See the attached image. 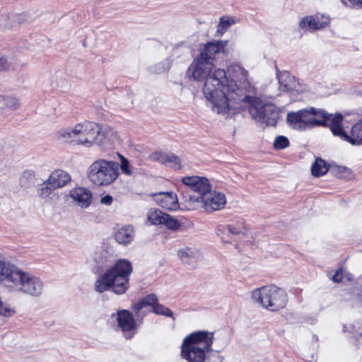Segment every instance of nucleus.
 <instances>
[{"mask_svg": "<svg viewBox=\"0 0 362 362\" xmlns=\"http://www.w3.org/2000/svg\"><path fill=\"white\" fill-rule=\"evenodd\" d=\"M334 115L328 114L322 109L310 107L291 112L287 114L286 120L296 129L305 130L314 127H332L334 124Z\"/></svg>", "mask_w": 362, "mask_h": 362, "instance_id": "obj_5", "label": "nucleus"}, {"mask_svg": "<svg viewBox=\"0 0 362 362\" xmlns=\"http://www.w3.org/2000/svg\"><path fill=\"white\" fill-rule=\"evenodd\" d=\"M113 202V198L111 195L107 194L101 198L100 203L102 204L110 206Z\"/></svg>", "mask_w": 362, "mask_h": 362, "instance_id": "obj_43", "label": "nucleus"}, {"mask_svg": "<svg viewBox=\"0 0 362 362\" xmlns=\"http://www.w3.org/2000/svg\"><path fill=\"white\" fill-rule=\"evenodd\" d=\"M102 253H103L102 250L95 252L93 259L95 262H97V263H103V262L104 257L103 256Z\"/></svg>", "mask_w": 362, "mask_h": 362, "instance_id": "obj_45", "label": "nucleus"}, {"mask_svg": "<svg viewBox=\"0 0 362 362\" xmlns=\"http://www.w3.org/2000/svg\"><path fill=\"white\" fill-rule=\"evenodd\" d=\"M342 269H339L332 277V280L334 282L339 283L342 280Z\"/></svg>", "mask_w": 362, "mask_h": 362, "instance_id": "obj_44", "label": "nucleus"}, {"mask_svg": "<svg viewBox=\"0 0 362 362\" xmlns=\"http://www.w3.org/2000/svg\"><path fill=\"white\" fill-rule=\"evenodd\" d=\"M164 225L168 229L176 230L181 227V223L176 218H173L166 214L165 218L163 219Z\"/></svg>", "mask_w": 362, "mask_h": 362, "instance_id": "obj_36", "label": "nucleus"}, {"mask_svg": "<svg viewBox=\"0 0 362 362\" xmlns=\"http://www.w3.org/2000/svg\"><path fill=\"white\" fill-rule=\"evenodd\" d=\"M119 156H120V160H121L120 168H121L122 172L127 175H129V176L132 175V170H131L129 162L128 159H127L126 158H124V156H122L121 155Z\"/></svg>", "mask_w": 362, "mask_h": 362, "instance_id": "obj_39", "label": "nucleus"}, {"mask_svg": "<svg viewBox=\"0 0 362 362\" xmlns=\"http://www.w3.org/2000/svg\"><path fill=\"white\" fill-rule=\"evenodd\" d=\"M35 176V172L31 170H25L23 173V177L27 180L32 179Z\"/></svg>", "mask_w": 362, "mask_h": 362, "instance_id": "obj_46", "label": "nucleus"}, {"mask_svg": "<svg viewBox=\"0 0 362 362\" xmlns=\"http://www.w3.org/2000/svg\"><path fill=\"white\" fill-rule=\"evenodd\" d=\"M230 71L233 78L225 81L221 89L225 92L227 98V104L230 100L235 103L243 102L244 96H250L249 93H254L255 88L248 80V72L239 64L230 66Z\"/></svg>", "mask_w": 362, "mask_h": 362, "instance_id": "obj_6", "label": "nucleus"}, {"mask_svg": "<svg viewBox=\"0 0 362 362\" xmlns=\"http://www.w3.org/2000/svg\"><path fill=\"white\" fill-rule=\"evenodd\" d=\"M166 153H161V152H154L151 155V158L152 160L158 161L161 164H163L165 163V158Z\"/></svg>", "mask_w": 362, "mask_h": 362, "instance_id": "obj_40", "label": "nucleus"}, {"mask_svg": "<svg viewBox=\"0 0 362 362\" xmlns=\"http://www.w3.org/2000/svg\"><path fill=\"white\" fill-rule=\"evenodd\" d=\"M290 144L289 140L284 136H278L274 142V148L277 150L284 149Z\"/></svg>", "mask_w": 362, "mask_h": 362, "instance_id": "obj_38", "label": "nucleus"}, {"mask_svg": "<svg viewBox=\"0 0 362 362\" xmlns=\"http://www.w3.org/2000/svg\"><path fill=\"white\" fill-rule=\"evenodd\" d=\"M251 297L254 303L272 312H276L284 308L288 302L285 290L274 285L255 288Z\"/></svg>", "mask_w": 362, "mask_h": 362, "instance_id": "obj_7", "label": "nucleus"}, {"mask_svg": "<svg viewBox=\"0 0 362 362\" xmlns=\"http://www.w3.org/2000/svg\"><path fill=\"white\" fill-rule=\"evenodd\" d=\"M243 102L250 105L249 112L252 119L269 126H275L279 119L278 108L272 103L262 105L253 95L244 96Z\"/></svg>", "mask_w": 362, "mask_h": 362, "instance_id": "obj_10", "label": "nucleus"}, {"mask_svg": "<svg viewBox=\"0 0 362 362\" xmlns=\"http://www.w3.org/2000/svg\"><path fill=\"white\" fill-rule=\"evenodd\" d=\"M0 286L9 292L35 298L45 292V283L40 277L5 260H0Z\"/></svg>", "mask_w": 362, "mask_h": 362, "instance_id": "obj_2", "label": "nucleus"}, {"mask_svg": "<svg viewBox=\"0 0 362 362\" xmlns=\"http://www.w3.org/2000/svg\"><path fill=\"white\" fill-rule=\"evenodd\" d=\"M177 256L182 264L191 269L197 266V262L202 259V253L194 247L185 246L177 250Z\"/></svg>", "mask_w": 362, "mask_h": 362, "instance_id": "obj_15", "label": "nucleus"}, {"mask_svg": "<svg viewBox=\"0 0 362 362\" xmlns=\"http://www.w3.org/2000/svg\"><path fill=\"white\" fill-rule=\"evenodd\" d=\"M118 326L124 334V337L129 339L136 332V324L133 315L128 310H122L117 312Z\"/></svg>", "mask_w": 362, "mask_h": 362, "instance_id": "obj_13", "label": "nucleus"}, {"mask_svg": "<svg viewBox=\"0 0 362 362\" xmlns=\"http://www.w3.org/2000/svg\"><path fill=\"white\" fill-rule=\"evenodd\" d=\"M276 76L278 78L279 89L283 92H302L303 88L300 82L290 74L287 71H279L276 66Z\"/></svg>", "mask_w": 362, "mask_h": 362, "instance_id": "obj_12", "label": "nucleus"}, {"mask_svg": "<svg viewBox=\"0 0 362 362\" xmlns=\"http://www.w3.org/2000/svg\"><path fill=\"white\" fill-rule=\"evenodd\" d=\"M52 185L48 184V180L42 182L37 190L39 196L42 199L48 197L55 190L54 188H52Z\"/></svg>", "mask_w": 362, "mask_h": 362, "instance_id": "obj_35", "label": "nucleus"}, {"mask_svg": "<svg viewBox=\"0 0 362 362\" xmlns=\"http://www.w3.org/2000/svg\"><path fill=\"white\" fill-rule=\"evenodd\" d=\"M57 139L62 143L74 146L79 145L77 126L75 125L73 128L67 127L60 129L57 132Z\"/></svg>", "mask_w": 362, "mask_h": 362, "instance_id": "obj_22", "label": "nucleus"}, {"mask_svg": "<svg viewBox=\"0 0 362 362\" xmlns=\"http://www.w3.org/2000/svg\"><path fill=\"white\" fill-rule=\"evenodd\" d=\"M9 68V63L6 58L0 57V71H6Z\"/></svg>", "mask_w": 362, "mask_h": 362, "instance_id": "obj_42", "label": "nucleus"}, {"mask_svg": "<svg viewBox=\"0 0 362 362\" xmlns=\"http://www.w3.org/2000/svg\"><path fill=\"white\" fill-rule=\"evenodd\" d=\"M214 64L197 57L187 69V75L194 81L204 79L203 93L211 103L212 110L225 117L230 116V107L227 104L225 92L221 89L227 81L224 69H218L212 72Z\"/></svg>", "mask_w": 362, "mask_h": 362, "instance_id": "obj_1", "label": "nucleus"}, {"mask_svg": "<svg viewBox=\"0 0 362 362\" xmlns=\"http://www.w3.org/2000/svg\"><path fill=\"white\" fill-rule=\"evenodd\" d=\"M331 167L325 160L320 158H317L311 166L312 175L315 177H320L326 174Z\"/></svg>", "mask_w": 362, "mask_h": 362, "instance_id": "obj_26", "label": "nucleus"}, {"mask_svg": "<svg viewBox=\"0 0 362 362\" xmlns=\"http://www.w3.org/2000/svg\"><path fill=\"white\" fill-rule=\"evenodd\" d=\"M202 199H204V208L209 212L223 208L226 203L224 194L216 191L212 192L211 189L202 196Z\"/></svg>", "mask_w": 362, "mask_h": 362, "instance_id": "obj_16", "label": "nucleus"}, {"mask_svg": "<svg viewBox=\"0 0 362 362\" xmlns=\"http://www.w3.org/2000/svg\"><path fill=\"white\" fill-rule=\"evenodd\" d=\"M119 164L105 159H98L88 169V180L97 186H108L119 175Z\"/></svg>", "mask_w": 362, "mask_h": 362, "instance_id": "obj_8", "label": "nucleus"}, {"mask_svg": "<svg viewBox=\"0 0 362 362\" xmlns=\"http://www.w3.org/2000/svg\"><path fill=\"white\" fill-rule=\"evenodd\" d=\"M16 313V310L11 308L10 305L4 302L0 298V315L5 317H10Z\"/></svg>", "mask_w": 362, "mask_h": 362, "instance_id": "obj_37", "label": "nucleus"}, {"mask_svg": "<svg viewBox=\"0 0 362 362\" xmlns=\"http://www.w3.org/2000/svg\"><path fill=\"white\" fill-rule=\"evenodd\" d=\"M47 180L48 184L52 185V188L57 189L65 186L71 180V177L62 170H56L51 173Z\"/></svg>", "mask_w": 362, "mask_h": 362, "instance_id": "obj_23", "label": "nucleus"}, {"mask_svg": "<svg viewBox=\"0 0 362 362\" xmlns=\"http://www.w3.org/2000/svg\"><path fill=\"white\" fill-rule=\"evenodd\" d=\"M226 45L227 41L218 40L208 42L204 45L197 57L214 64L216 54L222 52Z\"/></svg>", "mask_w": 362, "mask_h": 362, "instance_id": "obj_17", "label": "nucleus"}, {"mask_svg": "<svg viewBox=\"0 0 362 362\" xmlns=\"http://www.w3.org/2000/svg\"><path fill=\"white\" fill-rule=\"evenodd\" d=\"M235 23V20L233 17H221L218 25L216 33L220 35L223 34L232 25Z\"/></svg>", "mask_w": 362, "mask_h": 362, "instance_id": "obj_32", "label": "nucleus"}, {"mask_svg": "<svg viewBox=\"0 0 362 362\" xmlns=\"http://www.w3.org/2000/svg\"><path fill=\"white\" fill-rule=\"evenodd\" d=\"M79 145L90 147L94 144L103 146L110 139L111 130L102 131L101 127L93 122L85 121L76 124Z\"/></svg>", "mask_w": 362, "mask_h": 362, "instance_id": "obj_9", "label": "nucleus"}, {"mask_svg": "<svg viewBox=\"0 0 362 362\" xmlns=\"http://www.w3.org/2000/svg\"><path fill=\"white\" fill-rule=\"evenodd\" d=\"M25 14H16L13 16L14 21L19 24L23 23L25 21Z\"/></svg>", "mask_w": 362, "mask_h": 362, "instance_id": "obj_47", "label": "nucleus"}, {"mask_svg": "<svg viewBox=\"0 0 362 362\" xmlns=\"http://www.w3.org/2000/svg\"><path fill=\"white\" fill-rule=\"evenodd\" d=\"M341 2L350 7L362 8V0H341Z\"/></svg>", "mask_w": 362, "mask_h": 362, "instance_id": "obj_41", "label": "nucleus"}, {"mask_svg": "<svg viewBox=\"0 0 362 362\" xmlns=\"http://www.w3.org/2000/svg\"><path fill=\"white\" fill-rule=\"evenodd\" d=\"M331 173L341 179L350 180L353 177L351 170L345 166L333 165L331 167Z\"/></svg>", "mask_w": 362, "mask_h": 362, "instance_id": "obj_28", "label": "nucleus"}, {"mask_svg": "<svg viewBox=\"0 0 362 362\" xmlns=\"http://www.w3.org/2000/svg\"><path fill=\"white\" fill-rule=\"evenodd\" d=\"M163 164L175 170H180L182 167L180 158L173 153H166Z\"/></svg>", "mask_w": 362, "mask_h": 362, "instance_id": "obj_33", "label": "nucleus"}, {"mask_svg": "<svg viewBox=\"0 0 362 362\" xmlns=\"http://www.w3.org/2000/svg\"><path fill=\"white\" fill-rule=\"evenodd\" d=\"M204 199L202 195L192 196L190 195L188 199H185V207L188 210H195L199 207H204Z\"/></svg>", "mask_w": 362, "mask_h": 362, "instance_id": "obj_29", "label": "nucleus"}, {"mask_svg": "<svg viewBox=\"0 0 362 362\" xmlns=\"http://www.w3.org/2000/svg\"><path fill=\"white\" fill-rule=\"evenodd\" d=\"M182 182L190 189L197 192L199 195L204 196L211 189L209 180L204 177L190 176L183 177Z\"/></svg>", "mask_w": 362, "mask_h": 362, "instance_id": "obj_14", "label": "nucleus"}, {"mask_svg": "<svg viewBox=\"0 0 362 362\" xmlns=\"http://www.w3.org/2000/svg\"><path fill=\"white\" fill-rule=\"evenodd\" d=\"M70 197L83 207L86 208L91 204L92 194L88 189L78 187L70 191Z\"/></svg>", "mask_w": 362, "mask_h": 362, "instance_id": "obj_20", "label": "nucleus"}, {"mask_svg": "<svg viewBox=\"0 0 362 362\" xmlns=\"http://www.w3.org/2000/svg\"><path fill=\"white\" fill-rule=\"evenodd\" d=\"M158 302V298L157 296L151 293L143 298L141 300L134 304L132 309L134 312L135 313V315L138 317L140 316V313L141 310L146 307V306H151L152 309L153 308L154 305L156 304Z\"/></svg>", "mask_w": 362, "mask_h": 362, "instance_id": "obj_25", "label": "nucleus"}, {"mask_svg": "<svg viewBox=\"0 0 362 362\" xmlns=\"http://www.w3.org/2000/svg\"><path fill=\"white\" fill-rule=\"evenodd\" d=\"M152 196L154 197L155 202L159 206L167 210L174 211L179 207L177 194L173 192H159L153 194Z\"/></svg>", "mask_w": 362, "mask_h": 362, "instance_id": "obj_19", "label": "nucleus"}, {"mask_svg": "<svg viewBox=\"0 0 362 362\" xmlns=\"http://www.w3.org/2000/svg\"><path fill=\"white\" fill-rule=\"evenodd\" d=\"M214 333L198 331L186 337L181 346V356L188 362H204L206 354L211 351Z\"/></svg>", "mask_w": 362, "mask_h": 362, "instance_id": "obj_4", "label": "nucleus"}, {"mask_svg": "<svg viewBox=\"0 0 362 362\" xmlns=\"http://www.w3.org/2000/svg\"><path fill=\"white\" fill-rule=\"evenodd\" d=\"M329 23V17L315 15L303 18L299 25L303 29L314 31L323 28Z\"/></svg>", "mask_w": 362, "mask_h": 362, "instance_id": "obj_18", "label": "nucleus"}, {"mask_svg": "<svg viewBox=\"0 0 362 362\" xmlns=\"http://www.w3.org/2000/svg\"><path fill=\"white\" fill-rule=\"evenodd\" d=\"M153 312L156 315L169 317L175 320L173 313L171 311V310L165 307L164 305L159 303L158 302H157L156 304L154 305Z\"/></svg>", "mask_w": 362, "mask_h": 362, "instance_id": "obj_34", "label": "nucleus"}, {"mask_svg": "<svg viewBox=\"0 0 362 362\" xmlns=\"http://www.w3.org/2000/svg\"><path fill=\"white\" fill-rule=\"evenodd\" d=\"M135 236L134 227L130 225L124 226L119 228L115 234L116 241L122 245L130 243Z\"/></svg>", "mask_w": 362, "mask_h": 362, "instance_id": "obj_24", "label": "nucleus"}, {"mask_svg": "<svg viewBox=\"0 0 362 362\" xmlns=\"http://www.w3.org/2000/svg\"><path fill=\"white\" fill-rule=\"evenodd\" d=\"M132 266L127 259H119L95 283V290L102 293L111 289L116 294L124 293L129 288Z\"/></svg>", "mask_w": 362, "mask_h": 362, "instance_id": "obj_3", "label": "nucleus"}, {"mask_svg": "<svg viewBox=\"0 0 362 362\" xmlns=\"http://www.w3.org/2000/svg\"><path fill=\"white\" fill-rule=\"evenodd\" d=\"M166 214L159 209H151L148 212V219L153 225H162Z\"/></svg>", "mask_w": 362, "mask_h": 362, "instance_id": "obj_30", "label": "nucleus"}, {"mask_svg": "<svg viewBox=\"0 0 362 362\" xmlns=\"http://www.w3.org/2000/svg\"><path fill=\"white\" fill-rule=\"evenodd\" d=\"M226 229H227L229 233L233 235H242L243 236L246 235L247 230L245 221L243 218H240L237 221L227 225Z\"/></svg>", "mask_w": 362, "mask_h": 362, "instance_id": "obj_27", "label": "nucleus"}, {"mask_svg": "<svg viewBox=\"0 0 362 362\" xmlns=\"http://www.w3.org/2000/svg\"><path fill=\"white\" fill-rule=\"evenodd\" d=\"M333 119L332 133L334 136L354 146L362 145V118L352 126L349 133L346 132L341 126L343 119L341 114H335Z\"/></svg>", "mask_w": 362, "mask_h": 362, "instance_id": "obj_11", "label": "nucleus"}, {"mask_svg": "<svg viewBox=\"0 0 362 362\" xmlns=\"http://www.w3.org/2000/svg\"><path fill=\"white\" fill-rule=\"evenodd\" d=\"M173 64V59L166 58L163 61L150 67V71L154 74H161L170 69Z\"/></svg>", "mask_w": 362, "mask_h": 362, "instance_id": "obj_31", "label": "nucleus"}, {"mask_svg": "<svg viewBox=\"0 0 362 362\" xmlns=\"http://www.w3.org/2000/svg\"><path fill=\"white\" fill-rule=\"evenodd\" d=\"M20 106L21 103L17 98L0 95V116L6 117L8 111L17 110Z\"/></svg>", "mask_w": 362, "mask_h": 362, "instance_id": "obj_21", "label": "nucleus"}]
</instances>
